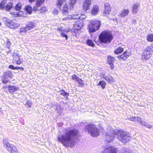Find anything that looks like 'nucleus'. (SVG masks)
I'll list each match as a JSON object with an SVG mask.
<instances>
[{
	"label": "nucleus",
	"instance_id": "nucleus-1",
	"mask_svg": "<svg viewBox=\"0 0 153 153\" xmlns=\"http://www.w3.org/2000/svg\"><path fill=\"white\" fill-rule=\"evenodd\" d=\"M63 132L64 134L57 137L58 141L66 147L73 148L76 143V140L80 137L79 130L76 128L68 127L65 128Z\"/></svg>",
	"mask_w": 153,
	"mask_h": 153
},
{
	"label": "nucleus",
	"instance_id": "nucleus-2",
	"mask_svg": "<svg viewBox=\"0 0 153 153\" xmlns=\"http://www.w3.org/2000/svg\"><path fill=\"white\" fill-rule=\"evenodd\" d=\"M115 136L123 143L129 141L131 139L128 133H127L124 131H122L121 130L111 129L105 135L106 141L108 143L111 142Z\"/></svg>",
	"mask_w": 153,
	"mask_h": 153
},
{
	"label": "nucleus",
	"instance_id": "nucleus-3",
	"mask_svg": "<svg viewBox=\"0 0 153 153\" xmlns=\"http://www.w3.org/2000/svg\"><path fill=\"white\" fill-rule=\"evenodd\" d=\"M99 39L94 41L95 43L100 46H102V43L108 44L110 43L113 37L111 33L108 30H104L102 32L99 36Z\"/></svg>",
	"mask_w": 153,
	"mask_h": 153
},
{
	"label": "nucleus",
	"instance_id": "nucleus-4",
	"mask_svg": "<svg viewBox=\"0 0 153 153\" xmlns=\"http://www.w3.org/2000/svg\"><path fill=\"white\" fill-rule=\"evenodd\" d=\"M80 17V16H79L78 14L73 15L71 17V19H78L75 22L72 30L76 34H77L80 31L81 28L83 25L82 20L79 19Z\"/></svg>",
	"mask_w": 153,
	"mask_h": 153
},
{
	"label": "nucleus",
	"instance_id": "nucleus-5",
	"mask_svg": "<svg viewBox=\"0 0 153 153\" xmlns=\"http://www.w3.org/2000/svg\"><path fill=\"white\" fill-rule=\"evenodd\" d=\"M85 129L93 137H97L100 134L99 130L95 125L92 124H90L85 126Z\"/></svg>",
	"mask_w": 153,
	"mask_h": 153
},
{
	"label": "nucleus",
	"instance_id": "nucleus-6",
	"mask_svg": "<svg viewBox=\"0 0 153 153\" xmlns=\"http://www.w3.org/2000/svg\"><path fill=\"white\" fill-rule=\"evenodd\" d=\"M101 22L98 20H92L90 22L88 27L90 33H93L98 30L100 26Z\"/></svg>",
	"mask_w": 153,
	"mask_h": 153
},
{
	"label": "nucleus",
	"instance_id": "nucleus-7",
	"mask_svg": "<svg viewBox=\"0 0 153 153\" xmlns=\"http://www.w3.org/2000/svg\"><path fill=\"white\" fill-rule=\"evenodd\" d=\"M3 142L4 147L9 152L11 153H18L16 147L10 144L7 139H4Z\"/></svg>",
	"mask_w": 153,
	"mask_h": 153
},
{
	"label": "nucleus",
	"instance_id": "nucleus-8",
	"mask_svg": "<svg viewBox=\"0 0 153 153\" xmlns=\"http://www.w3.org/2000/svg\"><path fill=\"white\" fill-rule=\"evenodd\" d=\"M13 75L10 71L6 70L4 71L2 75L1 79L2 82L4 84H6L9 82L10 80L12 78Z\"/></svg>",
	"mask_w": 153,
	"mask_h": 153
},
{
	"label": "nucleus",
	"instance_id": "nucleus-9",
	"mask_svg": "<svg viewBox=\"0 0 153 153\" xmlns=\"http://www.w3.org/2000/svg\"><path fill=\"white\" fill-rule=\"evenodd\" d=\"M3 20L5 25L10 28L15 29L20 25L19 23L14 22L13 21L5 17L3 18Z\"/></svg>",
	"mask_w": 153,
	"mask_h": 153
},
{
	"label": "nucleus",
	"instance_id": "nucleus-10",
	"mask_svg": "<svg viewBox=\"0 0 153 153\" xmlns=\"http://www.w3.org/2000/svg\"><path fill=\"white\" fill-rule=\"evenodd\" d=\"M13 60L17 65H20L22 63L21 60L20 55L18 51L15 50L13 53Z\"/></svg>",
	"mask_w": 153,
	"mask_h": 153
},
{
	"label": "nucleus",
	"instance_id": "nucleus-11",
	"mask_svg": "<svg viewBox=\"0 0 153 153\" xmlns=\"http://www.w3.org/2000/svg\"><path fill=\"white\" fill-rule=\"evenodd\" d=\"M71 78L72 79L75 80L79 84V86L82 87L84 86V81L82 80L79 77H78L76 75L74 74L72 75Z\"/></svg>",
	"mask_w": 153,
	"mask_h": 153
},
{
	"label": "nucleus",
	"instance_id": "nucleus-12",
	"mask_svg": "<svg viewBox=\"0 0 153 153\" xmlns=\"http://www.w3.org/2000/svg\"><path fill=\"white\" fill-rule=\"evenodd\" d=\"M118 150L114 147L110 146L106 148L102 153H117Z\"/></svg>",
	"mask_w": 153,
	"mask_h": 153
},
{
	"label": "nucleus",
	"instance_id": "nucleus-13",
	"mask_svg": "<svg viewBox=\"0 0 153 153\" xmlns=\"http://www.w3.org/2000/svg\"><path fill=\"white\" fill-rule=\"evenodd\" d=\"M130 53L127 51H124L123 53L120 55L117 56L118 59L125 60L129 56Z\"/></svg>",
	"mask_w": 153,
	"mask_h": 153
},
{
	"label": "nucleus",
	"instance_id": "nucleus-14",
	"mask_svg": "<svg viewBox=\"0 0 153 153\" xmlns=\"http://www.w3.org/2000/svg\"><path fill=\"white\" fill-rule=\"evenodd\" d=\"M77 0H71L68 6L67 4L64 6L63 10H71L74 7V5L76 3Z\"/></svg>",
	"mask_w": 153,
	"mask_h": 153
},
{
	"label": "nucleus",
	"instance_id": "nucleus-15",
	"mask_svg": "<svg viewBox=\"0 0 153 153\" xmlns=\"http://www.w3.org/2000/svg\"><path fill=\"white\" fill-rule=\"evenodd\" d=\"M107 59L108 63L110 65L111 69H113L114 68V60H115V59L114 57L110 55L108 56Z\"/></svg>",
	"mask_w": 153,
	"mask_h": 153
},
{
	"label": "nucleus",
	"instance_id": "nucleus-16",
	"mask_svg": "<svg viewBox=\"0 0 153 153\" xmlns=\"http://www.w3.org/2000/svg\"><path fill=\"white\" fill-rule=\"evenodd\" d=\"M150 55L149 53H147L143 51L142 54L141 59L143 61L148 60L149 59Z\"/></svg>",
	"mask_w": 153,
	"mask_h": 153
},
{
	"label": "nucleus",
	"instance_id": "nucleus-17",
	"mask_svg": "<svg viewBox=\"0 0 153 153\" xmlns=\"http://www.w3.org/2000/svg\"><path fill=\"white\" fill-rule=\"evenodd\" d=\"M3 88H8L9 91L10 93H13L14 92L19 90V88L16 87L14 86H11L10 85H9L8 86H4Z\"/></svg>",
	"mask_w": 153,
	"mask_h": 153
},
{
	"label": "nucleus",
	"instance_id": "nucleus-18",
	"mask_svg": "<svg viewBox=\"0 0 153 153\" xmlns=\"http://www.w3.org/2000/svg\"><path fill=\"white\" fill-rule=\"evenodd\" d=\"M91 4V0H85L83 4V10H88Z\"/></svg>",
	"mask_w": 153,
	"mask_h": 153
},
{
	"label": "nucleus",
	"instance_id": "nucleus-19",
	"mask_svg": "<svg viewBox=\"0 0 153 153\" xmlns=\"http://www.w3.org/2000/svg\"><path fill=\"white\" fill-rule=\"evenodd\" d=\"M35 26V24L31 21L28 22L26 24V29L28 30L33 29Z\"/></svg>",
	"mask_w": 153,
	"mask_h": 153
},
{
	"label": "nucleus",
	"instance_id": "nucleus-20",
	"mask_svg": "<svg viewBox=\"0 0 153 153\" xmlns=\"http://www.w3.org/2000/svg\"><path fill=\"white\" fill-rule=\"evenodd\" d=\"M103 78L106 80L108 83H112L113 82L114 80L113 78L110 76L105 75L103 76Z\"/></svg>",
	"mask_w": 153,
	"mask_h": 153
},
{
	"label": "nucleus",
	"instance_id": "nucleus-21",
	"mask_svg": "<svg viewBox=\"0 0 153 153\" xmlns=\"http://www.w3.org/2000/svg\"><path fill=\"white\" fill-rule=\"evenodd\" d=\"M147 53H149L151 55L153 52V47L151 46L147 47L144 50Z\"/></svg>",
	"mask_w": 153,
	"mask_h": 153
},
{
	"label": "nucleus",
	"instance_id": "nucleus-22",
	"mask_svg": "<svg viewBox=\"0 0 153 153\" xmlns=\"http://www.w3.org/2000/svg\"><path fill=\"white\" fill-rule=\"evenodd\" d=\"M123 50L124 49L123 48L119 47L114 51V53L116 54H118L122 53Z\"/></svg>",
	"mask_w": 153,
	"mask_h": 153
},
{
	"label": "nucleus",
	"instance_id": "nucleus-23",
	"mask_svg": "<svg viewBox=\"0 0 153 153\" xmlns=\"http://www.w3.org/2000/svg\"><path fill=\"white\" fill-rule=\"evenodd\" d=\"M15 10L16 11H17V12H12L11 13V14L12 15H13L14 16H23V13L22 11H19V10Z\"/></svg>",
	"mask_w": 153,
	"mask_h": 153
},
{
	"label": "nucleus",
	"instance_id": "nucleus-24",
	"mask_svg": "<svg viewBox=\"0 0 153 153\" xmlns=\"http://www.w3.org/2000/svg\"><path fill=\"white\" fill-rule=\"evenodd\" d=\"M86 44L89 46L92 47H93L95 46L94 44V43L92 40L91 39H87L86 41Z\"/></svg>",
	"mask_w": 153,
	"mask_h": 153
},
{
	"label": "nucleus",
	"instance_id": "nucleus-25",
	"mask_svg": "<svg viewBox=\"0 0 153 153\" xmlns=\"http://www.w3.org/2000/svg\"><path fill=\"white\" fill-rule=\"evenodd\" d=\"M106 83L104 81L101 80L97 84L98 85H101L103 89H104L106 86Z\"/></svg>",
	"mask_w": 153,
	"mask_h": 153
},
{
	"label": "nucleus",
	"instance_id": "nucleus-26",
	"mask_svg": "<svg viewBox=\"0 0 153 153\" xmlns=\"http://www.w3.org/2000/svg\"><path fill=\"white\" fill-rule=\"evenodd\" d=\"M45 0H37L36 4V6L39 7L41 6L44 3Z\"/></svg>",
	"mask_w": 153,
	"mask_h": 153
},
{
	"label": "nucleus",
	"instance_id": "nucleus-27",
	"mask_svg": "<svg viewBox=\"0 0 153 153\" xmlns=\"http://www.w3.org/2000/svg\"><path fill=\"white\" fill-rule=\"evenodd\" d=\"M12 44L11 42L8 40H7L5 44L4 45V47L10 49Z\"/></svg>",
	"mask_w": 153,
	"mask_h": 153
},
{
	"label": "nucleus",
	"instance_id": "nucleus-28",
	"mask_svg": "<svg viewBox=\"0 0 153 153\" xmlns=\"http://www.w3.org/2000/svg\"><path fill=\"white\" fill-rule=\"evenodd\" d=\"M128 10H123L121 13L120 14V15L121 17H124L128 15Z\"/></svg>",
	"mask_w": 153,
	"mask_h": 153
},
{
	"label": "nucleus",
	"instance_id": "nucleus-29",
	"mask_svg": "<svg viewBox=\"0 0 153 153\" xmlns=\"http://www.w3.org/2000/svg\"><path fill=\"white\" fill-rule=\"evenodd\" d=\"M6 3V0H3L0 4V8L3 9L4 8L5 6L4 5Z\"/></svg>",
	"mask_w": 153,
	"mask_h": 153
},
{
	"label": "nucleus",
	"instance_id": "nucleus-30",
	"mask_svg": "<svg viewBox=\"0 0 153 153\" xmlns=\"http://www.w3.org/2000/svg\"><path fill=\"white\" fill-rule=\"evenodd\" d=\"M147 40L148 41L152 42L153 41V35L150 34L147 36Z\"/></svg>",
	"mask_w": 153,
	"mask_h": 153
},
{
	"label": "nucleus",
	"instance_id": "nucleus-31",
	"mask_svg": "<svg viewBox=\"0 0 153 153\" xmlns=\"http://www.w3.org/2000/svg\"><path fill=\"white\" fill-rule=\"evenodd\" d=\"M13 6L12 2H9L8 3L6 6L7 10H11Z\"/></svg>",
	"mask_w": 153,
	"mask_h": 153
},
{
	"label": "nucleus",
	"instance_id": "nucleus-32",
	"mask_svg": "<svg viewBox=\"0 0 153 153\" xmlns=\"http://www.w3.org/2000/svg\"><path fill=\"white\" fill-rule=\"evenodd\" d=\"M60 92V94L64 97H67L69 95V93L66 92L64 90H62Z\"/></svg>",
	"mask_w": 153,
	"mask_h": 153
},
{
	"label": "nucleus",
	"instance_id": "nucleus-33",
	"mask_svg": "<svg viewBox=\"0 0 153 153\" xmlns=\"http://www.w3.org/2000/svg\"><path fill=\"white\" fill-rule=\"evenodd\" d=\"M66 0H58L57 1V4L59 7H60L62 4Z\"/></svg>",
	"mask_w": 153,
	"mask_h": 153
},
{
	"label": "nucleus",
	"instance_id": "nucleus-34",
	"mask_svg": "<svg viewBox=\"0 0 153 153\" xmlns=\"http://www.w3.org/2000/svg\"><path fill=\"white\" fill-rule=\"evenodd\" d=\"M22 6V4L19 3L17 4L15 7V10H21Z\"/></svg>",
	"mask_w": 153,
	"mask_h": 153
},
{
	"label": "nucleus",
	"instance_id": "nucleus-35",
	"mask_svg": "<svg viewBox=\"0 0 153 153\" xmlns=\"http://www.w3.org/2000/svg\"><path fill=\"white\" fill-rule=\"evenodd\" d=\"M25 105L27 106V107L28 108L31 107L32 105V102L28 100L27 101Z\"/></svg>",
	"mask_w": 153,
	"mask_h": 153
},
{
	"label": "nucleus",
	"instance_id": "nucleus-36",
	"mask_svg": "<svg viewBox=\"0 0 153 153\" xmlns=\"http://www.w3.org/2000/svg\"><path fill=\"white\" fill-rule=\"evenodd\" d=\"M140 5L138 3L134 4L132 6L133 8L132 10H136L138 9Z\"/></svg>",
	"mask_w": 153,
	"mask_h": 153
},
{
	"label": "nucleus",
	"instance_id": "nucleus-37",
	"mask_svg": "<svg viewBox=\"0 0 153 153\" xmlns=\"http://www.w3.org/2000/svg\"><path fill=\"white\" fill-rule=\"evenodd\" d=\"M28 30L26 29V27H25L21 28L20 29V33H26Z\"/></svg>",
	"mask_w": 153,
	"mask_h": 153
},
{
	"label": "nucleus",
	"instance_id": "nucleus-38",
	"mask_svg": "<svg viewBox=\"0 0 153 153\" xmlns=\"http://www.w3.org/2000/svg\"><path fill=\"white\" fill-rule=\"evenodd\" d=\"M105 10H109L110 8V6L108 3H106L104 5Z\"/></svg>",
	"mask_w": 153,
	"mask_h": 153
},
{
	"label": "nucleus",
	"instance_id": "nucleus-39",
	"mask_svg": "<svg viewBox=\"0 0 153 153\" xmlns=\"http://www.w3.org/2000/svg\"><path fill=\"white\" fill-rule=\"evenodd\" d=\"M111 11V10H104L103 16H106L107 15L109 14Z\"/></svg>",
	"mask_w": 153,
	"mask_h": 153
},
{
	"label": "nucleus",
	"instance_id": "nucleus-40",
	"mask_svg": "<svg viewBox=\"0 0 153 153\" xmlns=\"http://www.w3.org/2000/svg\"><path fill=\"white\" fill-rule=\"evenodd\" d=\"M136 121H137L138 123L141 124L143 121L141 120V118L139 117H136Z\"/></svg>",
	"mask_w": 153,
	"mask_h": 153
},
{
	"label": "nucleus",
	"instance_id": "nucleus-41",
	"mask_svg": "<svg viewBox=\"0 0 153 153\" xmlns=\"http://www.w3.org/2000/svg\"><path fill=\"white\" fill-rule=\"evenodd\" d=\"M61 36L62 37H65V39L67 40L68 39V36L67 34L64 33H61Z\"/></svg>",
	"mask_w": 153,
	"mask_h": 153
},
{
	"label": "nucleus",
	"instance_id": "nucleus-42",
	"mask_svg": "<svg viewBox=\"0 0 153 153\" xmlns=\"http://www.w3.org/2000/svg\"><path fill=\"white\" fill-rule=\"evenodd\" d=\"M98 10H91V14L93 15H95L98 13Z\"/></svg>",
	"mask_w": 153,
	"mask_h": 153
},
{
	"label": "nucleus",
	"instance_id": "nucleus-43",
	"mask_svg": "<svg viewBox=\"0 0 153 153\" xmlns=\"http://www.w3.org/2000/svg\"><path fill=\"white\" fill-rule=\"evenodd\" d=\"M8 68L12 70H16V67L12 65H10L8 66Z\"/></svg>",
	"mask_w": 153,
	"mask_h": 153
},
{
	"label": "nucleus",
	"instance_id": "nucleus-44",
	"mask_svg": "<svg viewBox=\"0 0 153 153\" xmlns=\"http://www.w3.org/2000/svg\"><path fill=\"white\" fill-rule=\"evenodd\" d=\"M23 10H33L32 7L30 5L27 6Z\"/></svg>",
	"mask_w": 153,
	"mask_h": 153
},
{
	"label": "nucleus",
	"instance_id": "nucleus-45",
	"mask_svg": "<svg viewBox=\"0 0 153 153\" xmlns=\"http://www.w3.org/2000/svg\"><path fill=\"white\" fill-rule=\"evenodd\" d=\"M128 119L129 120L133 121H136V117H131L129 118Z\"/></svg>",
	"mask_w": 153,
	"mask_h": 153
},
{
	"label": "nucleus",
	"instance_id": "nucleus-46",
	"mask_svg": "<svg viewBox=\"0 0 153 153\" xmlns=\"http://www.w3.org/2000/svg\"><path fill=\"white\" fill-rule=\"evenodd\" d=\"M19 69L23 71L24 70V68L22 67H16V70H18Z\"/></svg>",
	"mask_w": 153,
	"mask_h": 153
},
{
	"label": "nucleus",
	"instance_id": "nucleus-47",
	"mask_svg": "<svg viewBox=\"0 0 153 153\" xmlns=\"http://www.w3.org/2000/svg\"><path fill=\"white\" fill-rule=\"evenodd\" d=\"M98 6L97 5L95 4L94 5L92 10H98Z\"/></svg>",
	"mask_w": 153,
	"mask_h": 153
},
{
	"label": "nucleus",
	"instance_id": "nucleus-48",
	"mask_svg": "<svg viewBox=\"0 0 153 153\" xmlns=\"http://www.w3.org/2000/svg\"><path fill=\"white\" fill-rule=\"evenodd\" d=\"M68 30L65 29H63L62 33H67L68 32Z\"/></svg>",
	"mask_w": 153,
	"mask_h": 153
},
{
	"label": "nucleus",
	"instance_id": "nucleus-49",
	"mask_svg": "<svg viewBox=\"0 0 153 153\" xmlns=\"http://www.w3.org/2000/svg\"><path fill=\"white\" fill-rule=\"evenodd\" d=\"M147 124V123L146 122H144V121H143L140 124L143 125L144 126H146Z\"/></svg>",
	"mask_w": 153,
	"mask_h": 153
},
{
	"label": "nucleus",
	"instance_id": "nucleus-50",
	"mask_svg": "<svg viewBox=\"0 0 153 153\" xmlns=\"http://www.w3.org/2000/svg\"><path fill=\"white\" fill-rule=\"evenodd\" d=\"M62 13L63 14L65 15H67L68 13V10H63Z\"/></svg>",
	"mask_w": 153,
	"mask_h": 153
},
{
	"label": "nucleus",
	"instance_id": "nucleus-51",
	"mask_svg": "<svg viewBox=\"0 0 153 153\" xmlns=\"http://www.w3.org/2000/svg\"><path fill=\"white\" fill-rule=\"evenodd\" d=\"M146 126L147 128H151L152 127V126L151 125H150V124H148L147 123Z\"/></svg>",
	"mask_w": 153,
	"mask_h": 153
},
{
	"label": "nucleus",
	"instance_id": "nucleus-52",
	"mask_svg": "<svg viewBox=\"0 0 153 153\" xmlns=\"http://www.w3.org/2000/svg\"><path fill=\"white\" fill-rule=\"evenodd\" d=\"M29 14H31L32 13V11L33 10H25Z\"/></svg>",
	"mask_w": 153,
	"mask_h": 153
},
{
	"label": "nucleus",
	"instance_id": "nucleus-53",
	"mask_svg": "<svg viewBox=\"0 0 153 153\" xmlns=\"http://www.w3.org/2000/svg\"><path fill=\"white\" fill-rule=\"evenodd\" d=\"M62 27H60V28H58V29H57V30L58 31H60L61 32V33H62Z\"/></svg>",
	"mask_w": 153,
	"mask_h": 153
},
{
	"label": "nucleus",
	"instance_id": "nucleus-54",
	"mask_svg": "<svg viewBox=\"0 0 153 153\" xmlns=\"http://www.w3.org/2000/svg\"><path fill=\"white\" fill-rule=\"evenodd\" d=\"M9 49V51L7 52V54L8 53H10L11 51V49L10 48V49Z\"/></svg>",
	"mask_w": 153,
	"mask_h": 153
},
{
	"label": "nucleus",
	"instance_id": "nucleus-55",
	"mask_svg": "<svg viewBox=\"0 0 153 153\" xmlns=\"http://www.w3.org/2000/svg\"><path fill=\"white\" fill-rule=\"evenodd\" d=\"M35 0H29V1L30 3L34 2Z\"/></svg>",
	"mask_w": 153,
	"mask_h": 153
},
{
	"label": "nucleus",
	"instance_id": "nucleus-56",
	"mask_svg": "<svg viewBox=\"0 0 153 153\" xmlns=\"http://www.w3.org/2000/svg\"><path fill=\"white\" fill-rule=\"evenodd\" d=\"M1 25V22H0V26Z\"/></svg>",
	"mask_w": 153,
	"mask_h": 153
},
{
	"label": "nucleus",
	"instance_id": "nucleus-57",
	"mask_svg": "<svg viewBox=\"0 0 153 153\" xmlns=\"http://www.w3.org/2000/svg\"><path fill=\"white\" fill-rule=\"evenodd\" d=\"M136 10H133V11H136Z\"/></svg>",
	"mask_w": 153,
	"mask_h": 153
},
{
	"label": "nucleus",
	"instance_id": "nucleus-58",
	"mask_svg": "<svg viewBox=\"0 0 153 153\" xmlns=\"http://www.w3.org/2000/svg\"><path fill=\"white\" fill-rule=\"evenodd\" d=\"M45 10V11H44V12H45V11H46L47 10Z\"/></svg>",
	"mask_w": 153,
	"mask_h": 153
},
{
	"label": "nucleus",
	"instance_id": "nucleus-59",
	"mask_svg": "<svg viewBox=\"0 0 153 153\" xmlns=\"http://www.w3.org/2000/svg\"><path fill=\"white\" fill-rule=\"evenodd\" d=\"M33 10H35V9H34ZM36 10H37V9H36Z\"/></svg>",
	"mask_w": 153,
	"mask_h": 153
},
{
	"label": "nucleus",
	"instance_id": "nucleus-60",
	"mask_svg": "<svg viewBox=\"0 0 153 153\" xmlns=\"http://www.w3.org/2000/svg\"><path fill=\"white\" fill-rule=\"evenodd\" d=\"M33 10V11H35V10Z\"/></svg>",
	"mask_w": 153,
	"mask_h": 153
}]
</instances>
